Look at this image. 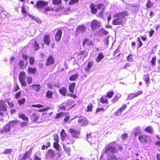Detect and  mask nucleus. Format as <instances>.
I'll return each instance as SVG.
<instances>
[{
  "label": "nucleus",
  "instance_id": "1",
  "mask_svg": "<svg viewBox=\"0 0 160 160\" xmlns=\"http://www.w3.org/2000/svg\"><path fill=\"white\" fill-rule=\"evenodd\" d=\"M129 14V13L127 11H124L116 13L113 16V18H116L112 21V24L115 26L123 25L124 22H123V19L125 17L128 16Z\"/></svg>",
  "mask_w": 160,
  "mask_h": 160
},
{
  "label": "nucleus",
  "instance_id": "2",
  "mask_svg": "<svg viewBox=\"0 0 160 160\" xmlns=\"http://www.w3.org/2000/svg\"><path fill=\"white\" fill-rule=\"evenodd\" d=\"M116 142H113L110 143L108 144L106 147L105 148L104 153L105 154L108 153L109 152L111 153H117L118 152V151L113 146V143H115Z\"/></svg>",
  "mask_w": 160,
  "mask_h": 160
},
{
  "label": "nucleus",
  "instance_id": "3",
  "mask_svg": "<svg viewBox=\"0 0 160 160\" xmlns=\"http://www.w3.org/2000/svg\"><path fill=\"white\" fill-rule=\"evenodd\" d=\"M26 74L23 71L20 72L18 76V79L20 84L22 86L25 87L27 86V83L25 81Z\"/></svg>",
  "mask_w": 160,
  "mask_h": 160
},
{
  "label": "nucleus",
  "instance_id": "4",
  "mask_svg": "<svg viewBox=\"0 0 160 160\" xmlns=\"http://www.w3.org/2000/svg\"><path fill=\"white\" fill-rule=\"evenodd\" d=\"M101 27V23L96 19L92 20L90 23V27L92 31H94Z\"/></svg>",
  "mask_w": 160,
  "mask_h": 160
},
{
  "label": "nucleus",
  "instance_id": "5",
  "mask_svg": "<svg viewBox=\"0 0 160 160\" xmlns=\"http://www.w3.org/2000/svg\"><path fill=\"white\" fill-rule=\"evenodd\" d=\"M32 149L33 148H30L28 151L26 152L23 154L22 157H21V155H19L18 160H26L28 158H30L31 155Z\"/></svg>",
  "mask_w": 160,
  "mask_h": 160
},
{
  "label": "nucleus",
  "instance_id": "6",
  "mask_svg": "<svg viewBox=\"0 0 160 160\" xmlns=\"http://www.w3.org/2000/svg\"><path fill=\"white\" fill-rule=\"evenodd\" d=\"M78 124L81 126H86L88 124V121L87 118L83 116L79 117L78 120Z\"/></svg>",
  "mask_w": 160,
  "mask_h": 160
},
{
  "label": "nucleus",
  "instance_id": "7",
  "mask_svg": "<svg viewBox=\"0 0 160 160\" xmlns=\"http://www.w3.org/2000/svg\"><path fill=\"white\" fill-rule=\"evenodd\" d=\"M48 3V2L44 1H38L36 4V6L37 8H42L44 7L47 5Z\"/></svg>",
  "mask_w": 160,
  "mask_h": 160
},
{
  "label": "nucleus",
  "instance_id": "8",
  "mask_svg": "<svg viewBox=\"0 0 160 160\" xmlns=\"http://www.w3.org/2000/svg\"><path fill=\"white\" fill-rule=\"evenodd\" d=\"M69 132L71 134L72 138H78V136L80 134V131L78 130H75L72 128H70Z\"/></svg>",
  "mask_w": 160,
  "mask_h": 160
},
{
  "label": "nucleus",
  "instance_id": "9",
  "mask_svg": "<svg viewBox=\"0 0 160 160\" xmlns=\"http://www.w3.org/2000/svg\"><path fill=\"white\" fill-rule=\"evenodd\" d=\"M62 33L61 29H58L55 35V39L57 42H59L61 40Z\"/></svg>",
  "mask_w": 160,
  "mask_h": 160
},
{
  "label": "nucleus",
  "instance_id": "10",
  "mask_svg": "<svg viewBox=\"0 0 160 160\" xmlns=\"http://www.w3.org/2000/svg\"><path fill=\"white\" fill-rule=\"evenodd\" d=\"M82 44L83 46L87 45L88 46H90L93 45V43L92 40L90 39L87 38H85L84 39Z\"/></svg>",
  "mask_w": 160,
  "mask_h": 160
},
{
  "label": "nucleus",
  "instance_id": "11",
  "mask_svg": "<svg viewBox=\"0 0 160 160\" xmlns=\"http://www.w3.org/2000/svg\"><path fill=\"white\" fill-rule=\"evenodd\" d=\"M43 41L44 44L49 46L51 43L50 36L49 34H46L43 36Z\"/></svg>",
  "mask_w": 160,
  "mask_h": 160
},
{
  "label": "nucleus",
  "instance_id": "12",
  "mask_svg": "<svg viewBox=\"0 0 160 160\" xmlns=\"http://www.w3.org/2000/svg\"><path fill=\"white\" fill-rule=\"evenodd\" d=\"M149 138L148 136L144 134L141 135L138 137L139 141L142 143H146L148 141Z\"/></svg>",
  "mask_w": 160,
  "mask_h": 160
},
{
  "label": "nucleus",
  "instance_id": "13",
  "mask_svg": "<svg viewBox=\"0 0 160 160\" xmlns=\"http://www.w3.org/2000/svg\"><path fill=\"white\" fill-rule=\"evenodd\" d=\"M55 62L54 58L52 55L49 56L47 58L45 63L46 66H49L54 64Z\"/></svg>",
  "mask_w": 160,
  "mask_h": 160
},
{
  "label": "nucleus",
  "instance_id": "14",
  "mask_svg": "<svg viewBox=\"0 0 160 160\" xmlns=\"http://www.w3.org/2000/svg\"><path fill=\"white\" fill-rule=\"evenodd\" d=\"M142 92H143L142 91L140 90L138 92V93H131L128 96V99L129 100H131L134 98L138 97V95L142 94Z\"/></svg>",
  "mask_w": 160,
  "mask_h": 160
},
{
  "label": "nucleus",
  "instance_id": "15",
  "mask_svg": "<svg viewBox=\"0 0 160 160\" xmlns=\"http://www.w3.org/2000/svg\"><path fill=\"white\" fill-rule=\"evenodd\" d=\"M10 130L11 128L10 127V125L7 123L0 130V132L1 133H7L10 131Z\"/></svg>",
  "mask_w": 160,
  "mask_h": 160
},
{
  "label": "nucleus",
  "instance_id": "16",
  "mask_svg": "<svg viewBox=\"0 0 160 160\" xmlns=\"http://www.w3.org/2000/svg\"><path fill=\"white\" fill-rule=\"evenodd\" d=\"M7 110V106L4 100L0 101V110L6 111Z\"/></svg>",
  "mask_w": 160,
  "mask_h": 160
},
{
  "label": "nucleus",
  "instance_id": "17",
  "mask_svg": "<svg viewBox=\"0 0 160 160\" xmlns=\"http://www.w3.org/2000/svg\"><path fill=\"white\" fill-rule=\"evenodd\" d=\"M86 28L84 25H78L76 29V32L77 33L82 32L83 33L85 30Z\"/></svg>",
  "mask_w": 160,
  "mask_h": 160
},
{
  "label": "nucleus",
  "instance_id": "18",
  "mask_svg": "<svg viewBox=\"0 0 160 160\" xmlns=\"http://www.w3.org/2000/svg\"><path fill=\"white\" fill-rule=\"evenodd\" d=\"M18 117L19 118L21 119L24 122H29V118L24 113H19L18 114Z\"/></svg>",
  "mask_w": 160,
  "mask_h": 160
},
{
  "label": "nucleus",
  "instance_id": "19",
  "mask_svg": "<svg viewBox=\"0 0 160 160\" xmlns=\"http://www.w3.org/2000/svg\"><path fill=\"white\" fill-rule=\"evenodd\" d=\"M33 90L37 92H39L41 89V86L39 84H33L30 86Z\"/></svg>",
  "mask_w": 160,
  "mask_h": 160
},
{
  "label": "nucleus",
  "instance_id": "20",
  "mask_svg": "<svg viewBox=\"0 0 160 160\" xmlns=\"http://www.w3.org/2000/svg\"><path fill=\"white\" fill-rule=\"evenodd\" d=\"M108 31L105 29L104 28H102L98 32V34L99 36H102L106 35L108 33Z\"/></svg>",
  "mask_w": 160,
  "mask_h": 160
},
{
  "label": "nucleus",
  "instance_id": "21",
  "mask_svg": "<svg viewBox=\"0 0 160 160\" xmlns=\"http://www.w3.org/2000/svg\"><path fill=\"white\" fill-rule=\"evenodd\" d=\"M121 95L118 93H116L112 98V102L113 103H115L116 102L119 100V99L121 97Z\"/></svg>",
  "mask_w": 160,
  "mask_h": 160
},
{
  "label": "nucleus",
  "instance_id": "22",
  "mask_svg": "<svg viewBox=\"0 0 160 160\" xmlns=\"http://www.w3.org/2000/svg\"><path fill=\"white\" fill-rule=\"evenodd\" d=\"M67 89L64 87H62L59 90V92L64 97L67 95Z\"/></svg>",
  "mask_w": 160,
  "mask_h": 160
},
{
  "label": "nucleus",
  "instance_id": "23",
  "mask_svg": "<svg viewBox=\"0 0 160 160\" xmlns=\"http://www.w3.org/2000/svg\"><path fill=\"white\" fill-rule=\"evenodd\" d=\"M89 7L91 9L92 13L95 14L98 11L97 8H95V6L94 4L93 3H91L89 6Z\"/></svg>",
  "mask_w": 160,
  "mask_h": 160
},
{
  "label": "nucleus",
  "instance_id": "24",
  "mask_svg": "<svg viewBox=\"0 0 160 160\" xmlns=\"http://www.w3.org/2000/svg\"><path fill=\"white\" fill-rule=\"evenodd\" d=\"M18 123L19 121L18 120H13L9 121L8 123L10 125L11 128V127H14L17 126Z\"/></svg>",
  "mask_w": 160,
  "mask_h": 160
},
{
  "label": "nucleus",
  "instance_id": "25",
  "mask_svg": "<svg viewBox=\"0 0 160 160\" xmlns=\"http://www.w3.org/2000/svg\"><path fill=\"white\" fill-rule=\"evenodd\" d=\"M18 64L20 68L21 69H24L26 68L27 66V63L26 62L25 64H24V61L21 59L19 60Z\"/></svg>",
  "mask_w": 160,
  "mask_h": 160
},
{
  "label": "nucleus",
  "instance_id": "26",
  "mask_svg": "<svg viewBox=\"0 0 160 160\" xmlns=\"http://www.w3.org/2000/svg\"><path fill=\"white\" fill-rule=\"evenodd\" d=\"M37 69L36 68L28 67V73L29 74H35L36 72Z\"/></svg>",
  "mask_w": 160,
  "mask_h": 160
},
{
  "label": "nucleus",
  "instance_id": "27",
  "mask_svg": "<svg viewBox=\"0 0 160 160\" xmlns=\"http://www.w3.org/2000/svg\"><path fill=\"white\" fill-rule=\"evenodd\" d=\"M30 118L32 121L36 122L39 119V116L36 113H34L31 115Z\"/></svg>",
  "mask_w": 160,
  "mask_h": 160
},
{
  "label": "nucleus",
  "instance_id": "28",
  "mask_svg": "<svg viewBox=\"0 0 160 160\" xmlns=\"http://www.w3.org/2000/svg\"><path fill=\"white\" fill-rule=\"evenodd\" d=\"M32 47L34 48V50L35 51H37L40 48L39 43L37 42L36 39L34 40V43L32 44Z\"/></svg>",
  "mask_w": 160,
  "mask_h": 160
},
{
  "label": "nucleus",
  "instance_id": "29",
  "mask_svg": "<svg viewBox=\"0 0 160 160\" xmlns=\"http://www.w3.org/2000/svg\"><path fill=\"white\" fill-rule=\"evenodd\" d=\"M93 64V62H89L87 66L85 68V70L87 72H89L90 71V69L92 68Z\"/></svg>",
  "mask_w": 160,
  "mask_h": 160
},
{
  "label": "nucleus",
  "instance_id": "30",
  "mask_svg": "<svg viewBox=\"0 0 160 160\" xmlns=\"http://www.w3.org/2000/svg\"><path fill=\"white\" fill-rule=\"evenodd\" d=\"M143 81L145 82L147 84H148L150 82L149 75V74L147 73L143 75Z\"/></svg>",
  "mask_w": 160,
  "mask_h": 160
},
{
  "label": "nucleus",
  "instance_id": "31",
  "mask_svg": "<svg viewBox=\"0 0 160 160\" xmlns=\"http://www.w3.org/2000/svg\"><path fill=\"white\" fill-rule=\"evenodd\" d=\"M60 137L62 140H64L65 139L66 137H67V135L65 132V131L64 129L61 130L60 133Z\"/></svg>",
  "mask_w": 160,
  "mask_h": 160
},
{
  "label": "nucleus",
  "instance_id": "32",
  "mask_svg": "<svg viewBox=\"0 0 160 160\" xmlns=\"http://www.w3.org/2000/svg\"><path fill=\"white\" fill-rule=\"evenodd\" d=\"M76 83L75 82L72 83L69 85L68 89L70 92H73Z\"/></svg>",
  "mask_w": 160,
  "mask_h": 160
},
{
  "label": "nucleus",
  "instance_id": "33",
  "mask_svg": "<svg viewBox=\"0 0 160 160\" xmlns=\"http://www.w3.org/2000/svg\"><path fill=\"white\" fill-rule=\"evenodd\" d=\"M63 148L64 151L66 153L68 156H70V152H71V149L70 147H68L65 145H64L63 146Z\"/></svg>",
  "mask_w": 160,
  "mask_h": 160
},
{
  "label": "nucleus",
  "instance_id": "34",
  "mask_svg": "<svg viewBox=\"0 0 160 160\" xmlns=\"http://www.w3.org/2000/svg\"><path fill=\"white\" fill-rule=\"evenodd\" d=\"M133 130L135 131L134 132V134L135 136H137L138 135L141 134L142 133L139 127H136L134 128Z\"/></svg>",
  "mask_w": 160,
  "mask_h": 160
},
{
  "label": "nucleus",
  "instance_id": "35",
  "mask_svg": "<svg viewBox=\"0 0 160 160\" xmlns=\"http://www.w3.org/2000/svg\"><path fill=\"white\" fill-rule=\"evenodd\" d=\"M47 155L49 158H52L54 156L55 153L52 150L49 149L47 152Z\"/></svg>",
  "mask_w": 160,
  "mask_h": 160
},
{
  "label": "nucleus",
  "instance_id": "36",
  "mask_svg": "<svg viewBox=\"0 0 160 160\" xmlns=\"http://www.w3.org/2000/svg\"><path fill=\"white\" fill-rule=\"evenodd\" d=\"M104 57L102 52L99 53L96 59V61L97 62H100Z\"/></svg>",
  "mask_w": 160,
  "mask_h": 160
},
{
  "label": "nucleus",
  "instance_id": "37",
  "mask_svg": "<svg viewBox=\"0 0 160 160\" xmlns=\"http://www.w3.org/2000/svg\"><path fill=\"white\" fill-rule=\"evenodd\" d=\"M46 97L47 99H52L53 97V92L50 90H48L46 92Z\"/></svg>",
  "mask_w": 160,
  "mask_h": 160
},
{
  "label": "nucleus",
  "instance_id": "38",
  "mask_svg": "<svg viewBox=\"0 0 160 160\" xmlns=\"http://www.w3.org/2000/svg\"><path fill=\"white\" fill-rule=\"evenodd\" d=\"M100 102L102 104H108V102L105 96H102L100 99Z\"/></svg>",
  "mask_w": 160,
  "mask_h": 160
},
{
  "label": "nucleus",
  "instance_id": "39",
  "mask_svg": "<svg viewBox=\"0 0 160 160\" xmlns=\"http://www.w3.org/2000/svg\"><path fill=\"white\" fill-rule=\"evenodd\" d=\"M145 131L149 133L152 134L153 132V128L152 126H148L145 128Z\"/></svg>",
  "mask_w": 160,
  "mask_h": 160
},
{
  "label": "nucleus",
  "instance_id": "40",
  "mask_svg": "<svg viewBox=\"0 0 160 160\" xmlns=\"http://www.w3.org/2000/svg\"><path fill=\"white\" fill-rule=\"evenodd\" d=\"M75 140L73 139V138L69 137L66 139V142L67 144H73L74 143Z\"/></svg>",
  "mask_w": 160,
  "mask_h": 160
},
{
  "label": "nucleus",
  "instance_id": "41",
  "mask_svg": "<svg viewBox=\"0 0 160 160\" xmlns=\"http://www.w3.org/2000/svg\"><path fill=\"white\" fill-rule=\"evenodd\" d=\"M78 75L76 73L71 75L69 78V80L70 81H73L76 80L78 77Z\"/></svg>",
  "mask_w": 160,
  "mask_h": 160
},
{
  "label": "nucleus",
  "instance_id": "42",
  "mask_svg": "<svg viewBox=\"0 0 160 160\" xmlns=\"http://www.w3.org/2000/svg\"><path fill=\"white\" fill-rule=\"evenodd\" d=\"M65 114V113L63 112H60L57 113L54 116V118L55 119H56L62 117Z\"/></svg>",
  "mask_w": 160,
  "mask_h": 160
},
{
  "label": "nucleus",
  "instance_id": "43",
  "mask_svg": "<svg viewBox=\"0 0 160 160\" xmlns=\"http://www.w3.org/2000/svg\"><path fill=\"white\" fill-rule=\"evenodd\" d=\"M106 160H118V159L116 156L112 154L108 157Z\"/></svg>",
  "mask_w": 160,
  "mask_h": 160
},
{
  "label": "nucleus",
  "instance_id": "44",
  "mask_svg": "<svg viewBox=\"0 0 160 160\" xmlns=\"http://www.w3.org/2000/svg\"><path fill=\"white\" fill-rule=\"evenodd\" d=\"M114 95V92L110 91L107 92L106 97L108 98H111Z\"/></svg>",
  "mask_w": 160,
  "mask_h": 160
},
{
  "label": "nucleus",
  "instance_id": "45",
  "mask_svg": "<svg viewBox=\"0 0 160 160\" xmlns=\"http://www.w3.org/2000/svg\"><path fill=\"white\" fill-rule=\"evenodd\" d=\"M92 103H89L87 106V109L86 110V111L87 112H91L92 111Z\"/></svg>",
  "mask_w": 160,
  "mask_h": 160
},
{
  "label": "nucleus",
  "instance_id": "46",
  "mask_svg": "<svg viewBox=\"0 0 160 160\" xmlns=\"http://www.w3.org/2000/svg\"><path fill=\"white\" fill-rule=\"evenodd\" d=\"M59 142H54L53 143V147L58 151H59V147L60 146L58 143Z\"/></svg>",
  "mask_w": 160,
  "mask_h": 160
},
{
  "label": "nucleus",
  "instance_id": "47",
  "mask_svg": "<svg viewBox=\"0 0 160 160\" xmlns=\"http://www.w3.org/2000/svg\"><path fill=\"white\" fill-rule=\"evenodd\" d=\"M62 2V0H52V3L54 5H59Z\"/></svg>",
  "mask_w": 160,
  "mask_h": 160
},
{
  "label": "nucleus",
  "instance_id": "48",
  "mask_svg": "<svg viewBox=\"0 0 160 160\" xmlns=\"http://www.w3.org/2000/svg\"><path fill=\"white\" fill-rule=\"evenodd\" d=\"M153 3H152L150 0H148L146 4V7L147 8H149L152 7Z\"/></svg>",
  "mask_w": 160,
  "mask_h": 160
},
{
  "label": "nucleus",
  "instance_id": "49",
  "mask_svg": "<svg viewBox=\"0 0 160 160\" xmlns=\"http://www.w3.org/2000/svg\"><path fill=\"white\" fill-rule=\"evenodd\" d=\"M121 53L120 52L119 48V46H118L117 49L115 51L114 53L113 56H118Z\"/></svg>",
  "mask_w": 160,
  "mask_h": 160
},
{
  "label": "nucleus",
  "instance_id": "50",
  "mask_svg": "<svg viewBox=\"0 0 160 160\" xmlns=\"http://www.w3.org/2000/svg\"><path fill=\"white\" fill-rule=\"evenodd\" d=\"M26 82L28 84H30L32 82V79L31 77L28 76L27 77Z\"/></svg>",
  "mask_w": 160,
  "mask_h": 160
},
{
  "label": "nucleus",
  "instance_id": "51",
  "mask_svg": "<svg viewBox=\"0 0 160 160\" xmlns=\"http://www.w3.org/2000/svg\"><path fill=\"white\" fill-rule=\"evenodd\" d=\"M25 101L26 99L24 98H22L21 99H19L18 101V102L19 105H22L24 104Z\"/></svg>",
  "mask_w": 160,
  "mask_h": 160
},
{
  "label": "nucleus",
  "instance_id": "52",
  "mask_svg": "<svg viewBox=\"0 0 160 160\" xmlns=\"http://www.w3.org/2000/svg\"><path fill=\"white\" fill-rule=\"evenodd\" d=\"M156 60V56H154L153 57L151 61V62L152 63V66H154L155 65V63Z\"/></svg>",
  "mask_w": 160,
  "mask_h": 160
},
{
  "label": "nucleus",
  "instance_id": "53",
  "mask_svg": "<svg viewBox=\"0 0 160 160\" xmlns=\"http://www.w3.org/2000/svg\"><path fill=\"white\" fill-rule=\"evenodd\" d=\"M12 152V149H6L3 152V153L6 154H10Z\"/></svg>",
  "mask_w": 160,
  "mask_h": 160
},
{
  "label": "nucleus",
  "instance_id": "54",
  "mask_svg": "<svg viewBox=\"0 0 160 160\" xmlns=\"http://www.w3.org/2000/svg\"><path fill=\"white\" fill-rule=\"evenodd\" d=\"M79 1V0H70L68 4L69 5H72L78 3Z\"/></svg>",
  "mask_w": 160,
  "mask_h": 160
},
{
  "label": "nucleus",
  "instance_id": "55",
  "mask_svg": "<svg viewBox=\"0 0 160 160\" xmlns=\"http://www.w3.org/2000/svg\"><path fill=\"white\" fill-rule=\"evenodd\" d=\"M53 139L55 142H59V137L58 134H55L53 135Z\"/></svg>",
  "mask_w": 160,
  "mask_h": 160
},
{
  "label": "nucleus",
  "instance_id": "56",
  "mask_svg": "<svg viewBox=\"0 0 160 160\" xmlns=\"http://www.w3.org/2000/svg\"><path fill=\"white\" fill-rule=\"evenodd\" d=\"M29 64L30 65H33L35 62V60L34 58L32 57H30L29 59Z\"/></svg>",
  "mask_w": 160,
  "mask_h": 160
},
{
  "label": "nucleus",
  "instance_id": "57",
  "mask_svg": "<svg viewBox=\"0 0 160 160\" xmlns=\"http://www.w3.org/2000/svg\"><path fill=\"white\" fill-rule=\"evenodd\" d=\"M21 91H19L18 92H16L15 95H14V97L16 99H18L21 96Z\"/></svg>",
  "mask_w": 160,
  "mask_h": 160
},
{
  "label": "nucleus",
  "instance_id": "58",
  "mask_svg": "<svg viewBox=\"0 0 160 160\" xmlns=\"http://www.w3.org/2000/svg\"><path fill=\"white\" fill-rule=\"evenodd\" d=\"M28 15L32 19L36 21L37 22L39 20V18H38L30 14H28Z\"/></svg>",
  "mask_w": 160,
  "mask_h": 160
},
{
  "label": "nucleus",
  "instance_id": "59",
  "mask_svg": "<svg viewBox=\"0 0 160 160\" xmlns=\"http://www.w3.org/2000/svg\"><path fill=\"white\" fill-rule=\"evenodd\" d=\"M20 88L19 87L17 83H16L13 88V92H16L18 90H20Z\"/></svg>",
  "mask_w": 160,
  "mask_h": 160
},
{
  "label": "nucleus",
  "instance_id": "60",
  "mask_svg": "<svg viewBox=\"0 0 160 160\" xmlns=\"http://www.w3.org/2000/svg\"><path fill=\"white\" fill-rule=\"evenodd\" d=\"M96 6L97 7V9H98L100 10L103 7L104 4L103 3H100L97 4Z\"/></svg>",
  "mask_w": 160,
  "mask_h": 160
},
{
  "label": "nucleus",
  "instance_id": "61",
  "mask_svg": "<svg viewBox=\"0 0 160 160\" xmlns=\"http://www.w3.org/2000/svg\"><path fill=\"white\" fill-rule=\"evenodd\" d=\"M104 9L103 8L102 10L98 12V17L99 18H102L103 16V11Z\"/></svg>",
  "mask_w": 160,
  "mask_h": 160
},
{
  "label": "nucleus",
  "instance_id": "62",
  "mask_svg": "<svg viewBox=\"0 0 160 160\" xmlns=\"http://www.w3.org/2000/svg\"><path fill=\"white\" fill-rule=\"evenodd\" d=\"M28 123L29 122H21L20 123V127L22 128H23L25 127L26 126H28Z\"/></svg>",
  "mask_w": 160,
  "mask_h": 160
},
{
  "label": "nucleus",
  "instance_id": "63",
  "mask_svg": "<svg viewBox=\"0 0 160 160\" xmlns=\"http://www.w3.org/2000/svg\"><path fill=\"white\" fill-rule=\"evenodd\" d=\"M132 55L131 54H130L127 57L126 59L128 61H132Z\"/></svg>",
  "mask_w": 160,
  "mask_h": 160
},
{
  "label": "nucleus",
  "instance_id": "64",
  "mask_svg": "<svg viewBox=\"0 0 160 160\" xmlns=\"http://www.w3.org/2000/svg\"><path fill=\"white\" fill-rule=\"evenodd\" d=\"M127 105L126 104H123L122 105L121 107L119 109H120L122 112L123 111L127 108Z\"/></svg>",
  "mask_w": 160,
  "mask_h": 160
}]
</instances>
